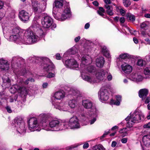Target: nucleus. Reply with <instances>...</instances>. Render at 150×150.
<instances>
[{"instance_id": "1", "label": "nucleus", "mask_w": 150, "mask_h": 150, "mask_svg": "<svg viewBox=\"0 0 150 150\" xmlns=\"http://www.w3.org/2000/svg\"><path fill=\"white\" fill-rule=\"evenodd\" d=\"M91 62V57L88 56H83L82 59L80 66L81 68L82 74L81 76L83 79L91 83H94L96 81L95 78L93 76L85 75L84 73L86 72L85 70L87 68V70L89 72H94L95 71V68L93 66L87 65Z\"/></svg>"}, {"instance_id": "2", "label": "nucleus", "mask_w": 150, "mask_h": 150, "mask_svg": "<svg viewBox=\"0 0 150 150\" xmlns=\"http://www.w3.org/2000/svg\"><path fill=\"white\" fill-rule=\"evenodd\" d=\"M32 60L31 62L38 63L39 62H42L41 67L43 70L47 71L53 70L55 69V67L49 59L46 57L36 58L33 57L31 58Z\"/></svg>"}, {"instance_id": "3", "label": "nucleus", "mask_w": 150, "mask_h": 150, "mask_svg": "<svg viewBox=\"0 0 150 150\" xmlns=\"http://www.w3.org/2000/svg\"><path fill=\"white\" fill-rule=\"evenodd\" d=\"M144 117V115L141 111L136 110L130 116H128L125 119L127 121L126 126L127 127H132L134 123H137L142 120V118Z\"/></svg>"}, {"instance_id": "4", "label": "nucleus", "mask_w": 150, "mask_h": 150, "mask_svg": "<svg viewBox=\"0 0 150 150\" xmlns=\"http://www.w3.org/2000/svg\"><path fill=\"white\" fill-rule=\"evenodd\" d=\"M65 93L63 90H61L55 92L54 96L52 98V103L56 109L61 110V107L63 105L62 103H60L61 100L65 96Z\"/></svg>"}, {"instance_id": "5", "label": "nucleus", "mask_w": 150, "mask_h": 150, "mask_svg": "<svg viewBox=\"0 0 150 150\" xmlns=\"http://www.w3.org/2000/svg\"><path fill=\"white\" fill-rule=\"evenodd\" d=\"M38 37L35 34L30 30L26 31L25 33V38L22 41L24 44H30L35 42L37 40Z\"/></svg>"}, {"instance_id": "6", "label": "nucleus", "mask_w": 150, "mask_h": 150, "mask_svg": "<svg viewBox=\"0 0 150 150\" xmlns=\"http://www.w3.org/2000/svg\"><path fill=\"white\" fill-rule=\"evenodd\" d=\"M47 4L45 2L40 4L36 1H32L31 8L35 13H41L45 11L46 8Z\"/></svg>"}, {"instance_id": "7", "label": "nucleus", "mask_w": 150, "mask_h": 150, "mask_svg": "<svg viewBox=\"0 0 150 150\" xmlns=\"http://www.w3.org/2000/svg\"><path fill=\"white\" fill-rule=\"evenodd\" d=\"M42 25L45 28H48L50 27L53 29L56 28V25L53 23V19L48 15H45L43 16L41 19Z\"/></svg>"}, {"instance_id": "8", "label": "nucleus", "mask_w": 150, "mask_h": 150, "mask_svg": "<svg viewBox=\"0 0 150 150\" xmlns=\"http://www.w3.org/2000/svg\"><path fill=\"white\" fill-rule=\"evenodd\" d=\"M65 126L64 129L70 128L71 129L79 128L80 125L78 119L76 116L71 117L67 122H64Z\"/></svg>"}, {"instance_id": "9", "label": "nucleus", "mask_w": 150, "mask_h": 150, "mask_svg": "<svg viewBox=\"0 0 150 150\" xmlns=\"http://www.w3.org/2000/svg\"><path fill=\"white\" fill-rule=\"evenodd\" d=\"M15 126L17 132L20 134H23L26 132L24 123L22 118H17L14 120Z\"/></svg>"}, {"instance_id": "10", "label": "nucleus", "mask_w": 150, "mask_h": 150, "mask_svg": "<svg viewBox=\"0 0 150 150\" xmlns=\"http://www.w3.org/2000/svg\"><path fill=\"white\" fill-rule=\"evenodd\" d=\"M49 124L50 127L53 129L52 130L55 131L64 129L65 125L64 122H60L57 120H52Z\"/></svg>"}, {"instance_id": "11", "label": "nucleus", "mask_w": 150, "mask_h": 150, "mask_svg": "<svg viewBox=\"0 0 150 150\" xmlns=\"http://www.w3.org/2000/svg\"><path fill=\"white\" fill-rule=\"evenodd\" d=\"M82 103L83 105L85 108L91 109V113L89 114V115H91L93 114L96 116L97 110L96 107L93 105V103L92 101L89 100H82Z\"/></svg>"}, {"instance_id": "12", "label": "nucleus", "mask_w": 150, "mask_h": 150, "mask_svg": "<svg viewBox=\"0 0 150 150\" xmlns=\"http://www.w3.org/2000/svg\"><path fill=\"white\" fill-rule=\"evenodd\" d=\"M11 63L12 67L15 69H17L21 67V64L25 63V61L21 57H13Z\"/></svg>"}, {"instance_id": "13", "label": "nucleus", "mask_w": 150, "mask_h": 150, "mask_svg": "<svg viewBox=\"0 0 150 150\" xmlns=\"http://www.w3.org/2000/svg\"><path fill=\"white\" fill-rule=\"evenodd\" d=\"M100 99L102 101H107L109 98L108 90L105 87L102 88L99 93Z\"/></svg>"}, {"instance_id": "14", "label": "nucleus", "mask_w": 150, "mask_h": 150, "mask_svg": "<svg viewBox=\"0 0 150 150\" xmlns=\"http://www.w3.org/2000/svg\"><path fill=\"white\" fill-rule=\"evenodd\" d=\"M29 129L31 131L35 130L39 125L37 120L35 117H31L30 119L28 121Z\"/></svg>"}, {"instance_id": "15", "label": "nucleus", "mask_w": 150, "mask_h": 150, "mask_svg": "<svg viewBox=\"0 0 150 150\" xmlns=\"http://www.w3.org/2000/svg\"><path fill=\"white\" fill-rule=\"evenodd\" d=\"M19 17L20 19L24 22L28 21L30 17L29 14L24 10L20 12Z\"/></svg>"}, {"instance_id": "16", "label": "nucleus", "mask_w": 150, "mask_h": 150, "mask_svg": "<svg viewBox=\"0 0 150 150\" xmlns=\"http://www.w3.org/2000/svg\"><path fill=\"white\" fill-rule=\"evenodd\" d=\"M65 63L67 66L72 67L73 69L77 68L79 67L77 62L73 59H67L65 61Z\"/></svg>"}, {"instance_id": "17", "label": "nucleus", "mask_w": 150, "mask_h": 150, "mask_svg": "<svg viewBox=\"0 0 150 150\" xmlns=\"http://www.w3.org/2000/svg\"><path fill=\"white\" fill-rule=\"evenodd\" d=\"M9 68L8 62L3 59H0V71L8 70Z\"/></svg>"}, {"instance_id": "18", "label": "nucleus", "mask_w": 150, "mask_h": 150, "mask_svg": "<svg viewBox=\"0 0 150 150\" xmlns=\"http://www.w3.org/2000/svg\"><path fill=\"white\" fill-rule=\"evenodd\" d=\"M121 67L122 71L125 73L128 74L132 71V67L126 63L122 64Z\"/></svg>"}, {"instance_id": "19", "label": "nucleus", "mask_w": 150, "mask_h": 150, "mask_svg": "<svg viewBox=\"0 0 150 150\" xmlns=\"http://www.w3.org/2000/svg\"><path fill=\"white\" fill-rule=\"evenodd\" d=\"M70 16V10L68 7H67L64 11V13L61 16V19L62 21H64Z\"/></svg>"}, {"instance_id": "20", "label": "nucleus", "mask_w": 150, "mask_h": 150, "mask_svg": "<svg viewBox=\"0 0 150 150\" xmlns=\"http://www.w3.org/2000/svg\"><path fill=\"white\" fill-rule=\"evenodd\" d=\"M105 72L106 70H100L96 74V76L97 79L100 81L105 79Z\"/></svg>"}, {"instance_id": "21", "label": "nucleus", "mask_w": 150, "mask_h": 150, "mask_svg": "<svg viewBox=\"0 0 150 150\" xmlns=\"http://www.w3.org/2000/svg\"><path fill=\"white\" fill-rule=\"evenodd\" d=\"M130 78L133 81H141L143 79L142 76L138 74H132L130 75Z\"/></svg>"}, {"instance_id": "22", "label": "nucleus", "mask_w": 150, "mask_h": 150, "mask_svg": "<svg viewBox=\"0 0 150 150\" xmlns=\"http://www.w3.org/2000/svg\"><path fill=\"white\" fill-rule=\"evenodd\" d=\"M142 139L144 144L146 146H149L150 145V134L144 136Z\"/></svg>"}, {"instance_id": "23", "label": "nucleus", "mask_w": 150, "mask_h": 150, "mask_svg": "<svg viewBox=\"0 0 150 150\" xmlns=\"http://www.w3.org/2000/svg\"><path fill=\"white\" fill-rule=\"evenodd\" d=\"M64 1L63 0H55L54 4L53 9L55 7L57 8H61L63 6Z\"/></svg>"}, {"instance_id": "24", "label": "nucleus", "mask_w": 150, "mask_h": 150, "mask_svg": "<svg viewBox=\"0 0 150 150\" xmlns=\"http://www.w3.org/2000/svg\"><path fill=\"white\" fill-rule=\"evenodd\" d=\"M104 62V58L103 57H100L96 59V65L98 67H101L103 66Z\"/></svg>"}, {"instance_id": "25", "label": "nucleus", "mask_w": 150, "mask_h": 150, "mask_svg": "<svg viewBox=\"0 0 150 150\" xmlns=\"http://www.w3.org/2000/svg\"><path fill=\"white\" fill-rule=\"evenodd\" d=\"M148 94V91L146 89H142L139 91V95L140 97L142 98V100L144 98L146 97Z\"/></svg>"}, {"instance_id": "26", "label": "nucleus", "mask_w": 150, "mask_h": 150, "mask_svg": "<svg viewBox=\"0 0 150 150\" xmlns=\"http://www.w3.org/2000/svg\"><path fill=\"white\" fill-rule=\"evenodd\" d=\"M15 88L16 90H18L20 93L22 94H25L27 93V91L25 87L18 86L17 85L15 86Z\"/></svg>"}, {"instance_id": "27", "label": "nucleus", "mask_w": 150, "mask_h": 150, "mask_svg": "<svg viewBox=\"0 0 150 150\" xmlns=\"http://www.w3.org/2000/svg\"><path fill=\"white\" fill-rule=\"evenodd\" d=\"M22 33V30L19 28H13L12 30L11 33L12 35H19L20 36V35Z\"/></svg>"}, {"instance_id": "28", "label": "nucleus", "mask_w": 150, "mask_h": 150, "mask_svg": "<svg viewBox=\"0 0 150 150\" xmlns=\"http://www.w3.org/2000/svg\"><path fill=\"white\" fill-rule=\"evenodd\" d=\"M144 73L146 78H150V66L147 67L144 69Z\"/></svg>"}, {"instance_id": "29", "label": "nucleus", "mask_w": 150, "mask_h": 150, "mask_svg": "<svg viewBox=\"0 0 150 150\" xmlns=\"http://www.w3.org/2000/svg\"><path fill=\"white\" fill-rule=\"evenodd\" d=\"M77 104V102L75 99H72L70 100L68 102L69 106L71 108H75Z\"/></svg>"}, {"instance_id": "30", "label": "nucleus", "mask_w": 150, "mask_h": 150, "mask_svg": "<svg viewBox=\"0 0 150 150\" xmlns=\"http://www.w3.org/2000/svg\"><path fill=\"white\" fill-rule=\"evenodd\" d=\"M102 51L105 56L107 57H110V54L106 47L104 46L102 47Z\"/></svg>"}, {"instance_id": "31", "label": "nucleus", "mask_w": 150, "mask_h": 150, "mask_svg": "<svg viewBox=\"0 0 150 150\" xmlns=\"http://www.w3.org/2000/svg\"><path fill=\"white\" fill-rule=\"evenodd\" d=\"M20 36L19 35H12L10 37V39L11 41H16L20 39Z\"/></svg>"}, {"instance_id": "32", "label": "nucleus", "mask_w": 150, "mask_h": 150, "mask_svg": "<svg viewBox=\"0 0 150 150\" xmlns=\"http://www.w3.org/2000/svg\"><path fill=\"white\" fill-rule=\"evenodd\" d=\"M107 78L108 81H111L112 79V76L111 74L109 72L108 70H106L105 74V79Z\"/></svg>"}, {"instance_id": "33", "label": "nucleus", "mask_w": 150, "mask_h": 150, "mask_svg": "<svg viewBox=\"0 0 150 150\" xmlns=\"http://www.w3.org/2000/svg\"><path fill=\"white\" fill-rule=\"evenodd\" d=\"M146 63L145 61L142 59H139L138 60L137 64L139 66L142 67L145 65Z\"/></svg>"}, {"instance_id": "34", "label": "nucleus", "mask_w": 150, "mask_h": 150, "mask_svg": "<svg viewBox=\"0 0 150 150\" xmlns=\"http://www.w3.org/2000/svg\"><path fill=\"white\" fill-rule=\"evenodd\" d=\"M93 150H105V149L102 145L99 144L95 146Z\"/></svg>"}, {"instance_id": "35", "label": "nucleus", "mask_w": 150, "mask_h": 150, "mask_svg": "<svg viewBox=\"0 0 150 150\" xmlns=\"http://www.w3.org/2000/svg\"><path fill=\"white\" fill-rule=\"evenodd\" d=\"M116 98L117 101L115 102L114 104L117 105H118L120 104V101L121 100V96L119 95H117L116 96Z\"/></svg>"}, {"instance_id": "36", "label": "nucleus", "mask_w": 150, "mask_h": 150, "mask_svg": "<svg viewBox=\"0 0 150 150\" xmlns=\"http://www.w3.org/2000/svg\"><path fill=\"white\" fill-rule=\"evenodd\" d=\"M123 5L126 7H128L131 4L130 0H122Z\"/></svg>"}, {"instance_id": "37", "label": "nucleus", "mask_w": 150, "mask_h": 150, "mask_svg": "<svg viewBox=\"0 0 150 150\" xmlns=\"http://www.w3.org/2000/svg\"><path fill=\"white\" fill-rule=\"evenodd\" d=\"M120 58L122 59H126V58H129L130 57L129 55L127 53H125L120 55L119 56Z\"/></svg>"}, {"instance_id": "38", "label": "nucleus", "mask_w": 150, "mask_h": 150, "mask_svg": "<svg viewBox=\"0 0 150 150\" xmlns=\"http://www.w3.org/2000/svg\"><path fill=\"white\" fill-rule=\"evenodd\" d=\"M116 8L117 11L119 10L120 13L122 15L124 16L125 14V11L123 9L121 8H120L118 7H116Z\"/></svg>"}, {"instance_id": "39", "label": "nucleus", "mask_w": 150, "mask_h": 150, "mask_svg": "<svg viewBox=\"0 0 150 150\" xmlns=\"http://www.w3.org/2000/svg\"><path fill=\"white\" fill-rule=\"evenodd\" d=\"M140 27L142 30H145L147 29L148 26L146 22H144L141 24Z\"/></svg>"}, {"instance_id": "40", "label": "nucleus", "mask_w": 150, "mask_h": 150, "mask_svg": "<svg viewBox=\"0 0 150 150\" xmlns=\"http://www.w3.org/2000/svg\"><path fill=\"white\" fill-rule=\"evenodd\" d=\"M0 97L2 100H6L7 98L6 96L3 92H0Z\"/></svg>"}, {"instance_id": "41", "label": "nucleus", "mask_w": 150, "mask_h": 150, "mask_svg": "<svg viewBox=\"0 0 150 150\" xmlns=\"http://www.w3.org/2000/svg\"><path fill=\"white\" fill-rule=\"evenodd\" d=\"M128 130H127V129L126 128H123L119 131V132L120 133H124L125 134V135H126L127 134Z\"/></svg>"}, {"instance_id": "42", "label": "nucleus", "mask_w": 150, "mask_h": 150, "mask_svg": "<svg viewBox=\"0 0 150 150\" xmlns=\"http://www.w3.org/2000/svg\"><path fill=\"white\" fill-rule=\"evenodd\" d=\"M143 100H144V103L145 104H148L150 103V97H146L144 98Z\"/></svg>"}, {"instance_id": "43", "label": "nucleus", "mask_w": 150, "mask_h": 150, "mask_svg": "<svg viewBox=\"0 0 150 150\" xmlns=\"http://www.w3.org/2000/svg\"><path fill=\"white\" fill-rule=\"evenodd\" d=\"M128 17L130 21L132 22H134L135 20V17L132 15H128Z\"/></svg>"}, {"instance_id": "44", "label": "nucleus", "mask_w": 150, "mask_h": 150, "mask_svg": "<svg viewBox=\"0 0 150 150\" xmlns=\"http://www.w3.org/2000/svg\"><path fill=\"white\" fill-rule=\"evenodd\" d=\"M32 26L33 28H37L39 27V25L36 21H34L32 23Z\"/></svg>"}, {"instance_id": "45", "label": "nucleus", "mask_w": 150, "mask_h": 150, "mask_svg": "<svg viewBox=\"0 0 150 150\" xmlns=\"http://www.w3.org/2000/svg\"><path fill=\"white\" fill-rule=\"evenodd\" d=\"M46 121L45 118H44L41 122L39 123V125L40 126H45L46 125Z\"/></svg>"}, {"instance_id": "46", "label": "nucleus", "mask_w": 150, "mask_h": 150, "mask_svg": "<svg viewBox=\"0 0 150 150\" xmlns=\"http://www.w3.org/2000/svg\"><path fill=\"white\" fill-rule=\"evenodd\" d=\"M106 11L108 14L110 16H112L114 14L112 10H111L110 9L107 10Z\"/></svg>"}, {"instance_id": "47", "label": "nucleus", "mask_w": 150, "mask_h": 150, "mask_svg": "<svg viewBox=\"0 0 150 150\" xmlns=\"http://www.w3.org/2000/svg\"><path fill=\"white\" fill-rule=\"evenodd\" d=\"M54 74L52 73H49L47 75V77L48 78H51L54 77Z\"/></svg>"}, {"instance_id": "48", "label": "nucleus", "mask_w": 150, "mask_h": 150, "mask_svg": "<svg viewBox=\"0 0 150 150\" xmlns=\"http://www.w3.org/2000/svg\"><path fill=\"white\" fill-rule=\"evenodd\" d=\"M144 128H150V122L146 124L143 126Z\"/></svg>"}, {"instance_id": "49", "label": "nucleus", "mask_w": 150, "mask_h": 150, "mask_svg": "<svg viewBox=\"0 0 150 150\" xmlns=\"http://www.w3.org/2000/svg\"><path fill=\"white\" fill-rule=\"evenodd\" d=\"M56 58L57 60H59L61 58V57L59 54H57L55 55Z\"/></svg>"}, {"instance_id": "50", "label": "nucleus", "mask_w": 150, "mask_h": 150, "mask_svg": "<svg viewBox=\"0 0 150 150\" xmlns=\"http://www.w3.org/2000/svg\"><path fill=\"white\" fill-rule=\"evenodd\" d=\"M89 144L88 143H85L83 146V148L85 149L87 148L89 146Z\"/></svg>"}, {"instance_id": "51", "label": "nucleus", "mask_w": 150, "mask_h": 150, "mask_svg": "<svg viewBox=\"0 0 150 150\" xmlns=\"http://www.w3.org/2000/svg\"><path fill=\"white\" fill-rule=\"evenodd\" d=\"M120 21L121 23H123L125 21V18L123 17H121L120 19Z\"/></svg>"}, {"instance_id": "52", "label": "nucleus", "mask_w": 150, "mask_h": 150, "mask_svg": "<svg viewBox=\"0 0 150 150\" xmlns=\"http://www.w3.org/2000/svg\"><path fill=\"white\" fill-rule=\"evenodd\" d=\"M105 4H110L111 3L110 0H104Z\"/></svg>"}, {"instance_id": "53", "label": "nucleus", "mask_w": 150, "mask_h": 150, "mask_svg": "<svg viewBox=\"0 0 150 150\" xmlns=\"http://www.w3.org/2000/svg\"><path fill=\"white\" fill-rule=\"evenodd\" d=\"M72 94L74 96H78V91L77 92L76 91L74 90L72 91Z\"/></svg>"}, {"instance_id": "54", "label": "nucleus", "mask_w": 150, "mask_h": 150, "mask_svg": "<svg viewBox=\"0 0 150 150\" xmlns=\"http://www.w3.org/2000/svg\"><path fill=\"white\" fill-rule=\"evenodd\" d=\"M3 79V81L4 82L6 81L8 83H9L10 82V79L7 77V78H4L3 77L2 78Z\"/></svg>"}, {"instance_id": "55", "label": "nucleus", "mask_w": 150, "mask_h": 150, "mask_svg": "<svg viewBox=\"0 0 150 150\" xmlns=\"http://www.w3.org/2000/svg\"><path fill=\"white\" fill-rule=\"evenodd\" d=\"M96 120V118L95 117H94L93 118L90 120V124L91 125L93 124Z\"/></svg>"}, {"instance_id": "56", "label": "nucleus", "mask_w": 150, "mask_h": 150, "mask_svg": "<svg viewBox=\"0 0 150 150\" xmlns=\"http://www.w3.org/2000/svg\"><path fill=\"white\" fill-rule=\"evenodd\" d=\"M127 138H124L122 139L121 140V142L123 143H125L127 142Z\"/></svg>"}, {"instance_id": "57", "label": "nucleus", "mask_w": 150, "mask_h": 150, "mask_svg": "<svg viewBox=\"0 0 150 150\" xmlns=\"http://www.w3.org/2000/svg\"><path fill=\"white\" fill-rule=\"evenodd\" d=\"M6 109L8 112L10 113L12 112V110L11 109V108L10 107H9L8 106H7L6 107Z\"/></svg>"}, {"instance_id": "58", "label": "nucleus", "mask_w": 150, "mask_h": 150, "mask_svg": "<svg viewBox=\"0 0 150 150\" xmlns=\"http://www.w3.org/2000/svg\"><path fill=\"white\" fill-rule=\"evenodd\" d=\"M97 11H99L100 12H105V10L102 7H100L99 8V10H98Z\"/></svg>"}, {"instance_id": "59", "label": "nucleus", "mask_w": 150, "mask_h": 150, "mask_svg": "<svg viewBox=\"0 0 150 150\" xmlns=\"http://www.w3.org/2000/svg\"><path fill=\"white\" fill-rule=\"evenodd\" d=\"M104 7L107 9V10L110 9V6L109 5V4H105L104 5Z\"/></svg>"}, {"instance_id": "60", "label": "nucleus", "mask_w": 150, "mask_h": 150, "mask_svg": "<svg viewBox=\"0 0 150 150\" xmlns=\"http://www.w3.org/2000/svg\"><path fill=\"white\" fill-rule=\"evenodd\" d=\"M22 81L23 82V83L25 84H28L29 83V81L28 79H26L25 81H24V80H23Z\"/></svg>"}, {"instance_id": "61", "label": "nucleus", "mask_w": 150, "mask_h": 150, "mask_svg": "<svg viewBox=\"0 0 150 150\" xmlns=\"http://www.w3.org/2000/svg\"><path fill=\"white\" fill-rule=\"evenodd\" d=\"M22 72H23L21 73H20L19 74H20V75L24 76L25 75V74L26 73V71L25 69H23Z\"/></svg>"}, {"instance_id": "62", "label": "nucleus", "mask_w": 150, "mask_h": 150, "mask_svg": "<svg viewBox=\"0 0 150 150\" xmlns=\"http://www.w3.org/2000/svg\"><path fill=\"white\" fill-rule=\"evenodd\" d=\"M92 3L93 5L96 6H98L99 5V3L97 1H95L93 2Z\"/></svg>"}, {"instance_id": "63", "label": "nucleus", "mask_w": 150, "mask_h": 150, "mask_svg": "<svg viewBox=\"0 0 150 150\" xmlns=\"http://www.w3.org/2000/svg\"><path fill=\"white\" fill-rule=\"evenodd\" d=\"M80 39V37L79 36H78V37L75 38L74 39V41L75 42H77L79 41Z\"/></svg>"}, {"instance_id": "64", "label": "nucleus", "mask_w": 150, "mask_h": 150, "mask_svg": "<svg viewBox=\"0 0 150 150\" xmlns=\"http://www.w3.org/2000/svg\"><path fill=\"white\" fill-rule=\"evenodd\" d=\"M4 4V2L0 0V9L2 8Z\"/></svg>"}]
</instances>
